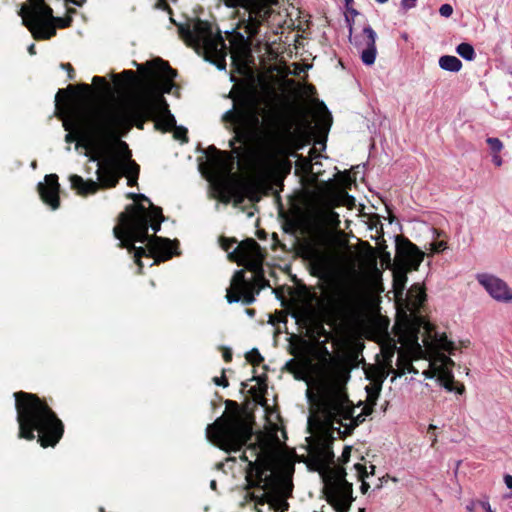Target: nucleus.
Here are the masks:
<instances>
[{"instance_id": "1", "label": "nucleus", "mask_w": 512, "mask_h": 512, "mask_svg": "<svg viewBox=\"0 0 512 512\" xmlns=\"http://www.w3.org/2000/svg\"><path fill=\"white\" fill-rule=\"evenodd\" d=\"M93 92L91 85L80 83L59 89L55 96L57 117L63 121V128L68 133L65 141L72 143L79 140L87 149L90 161L99 162L112 148L114 141L120 138L118 124L115 122L116 110L107 107L81 105L61 106L74 97L89 98Z\"/></svg>"}, {"instance_id": "2", "label": "nucleus", "mask_w": 512, "mask_h": 512, "mask_svg": "<svg viewBox=\"0 0 512 512\" xmlns=\"http://www.w3.org/2000/svg\"><path fill=\"white\" fill-rule=\"evenodd\" d=\"M233 108L226 111L222 120L234 127V137L229 142L231 148L235 143L254 141L269 158L287 155L283 145L284 137L290 131L287 126L282 129L283 115L273 110L267 113L260 108L257 91L253 88L243 89L236 95L230 93Z\"/></svg>"}, {"instance_id": "3", "label": "nucleus", "mask_w": 512, "mask_h": 512, "mask_svg": "<svg viewBox=\"0 0 512 512\" xmlns=\"http://www.w3.org/2000/svg\"><path fill=\"white\" fill-rule=\"evenodd\" d=\"M164 220L162 208L154 204H151V210L141 203L130 204L118 216L113 235L119 240L117 246L127 249L133 255L139 274L144 267V256L153 258L154 263L159 264L178 255L177 240L172 241L156 235Z\"/></svg>"}, {"instance_id": "4", "label": "nucleus", "mask_w": 512, "mask_h": 512, "mask_svg": "<svg viewBox=\"0 0 512 512\" xmlns=\"http://www.w3.org/2000/svg\"><path fill=\"white\" fill-rule=\"evenodd\" d=\"M17 412L18 437L37 440L43 448L55 447L64 435V423L45 398L18 391L13 394Z\"/></svg>"}, {"instance_id": "5", "label": "nucleus", "mask_w": 512, "mask_h": 512, "mask_svg": "<svg viewBox=\"0 0 512 512\" xmlns=\"http://www.w3.org/2000/svg\"><path fill=\"white\" fill-rule=\"evenodd\" d=\"M140 166L132 160V153L128 144L118 138L112 144V148L98 162L96 171L97 180H84L79 175H71L69 180L72 189L81 196L97 193L100 189L115 188L123 176L127 177V185H137Z\"/></svg>"}, {"instance_id": "6", "label": "nucleus", "mask_w": 512, "mask_h": 512, "mask_svg": "<svg viewBox=\"0 0 512 512\" xmlns=\"http://www.w3.org/2000/svg\"><path fill=\"white\" fill-rule=\"evenodd\" d=\"M147 95L135 96L124 111L116 110L115 122L118 124L120 138L127 135L133 127L144 129L147 121H154L156 130L170 132L176 127V119L169 105L156 87L150 85Z\"/></svg>"}, {"instance_id": "7", "label": "nucleus", "mask_w": 512, "mask_h": 512, "mask_svg": "<svg viewBox=\"0 0 512 512\" xmlns=\"http://www.w3.org/2000/svg\"><path fill=\"white\" fill-rule=\"evenodd\" d=\"M316 414L324 418L326 425L335 427L339 438L345 439L365 421L362 413L354 415V405L346 388L339 382L326 385L314 401Z\"/></svg>"}, {"instance_id": "8", "label": "nucleus", "mask_w": 512, "mask_h": 512, "mask_svg": "<svg viewBox=\"0 0 512 512\" xmlns=\"http://www.w3.org/2000/svg\"><path fill=\"white\" fill-rule=\"evenodd\" d=\"M225 406L227 412L207 426L206 435L221 450L236 452L252 438V425L236 401L225 400Z\"/></svg>"}, {"instance_id": "9", "label": "nucleus", "mask_w": 512, "mask_h": 512, "mask_svg": "<svg viewBox=\"0 0 512 512\" xmlns=\"http://www.w3.org/2000/svg\"><path fill=\"white\" fill-rule=\"evenodd\" d=\"M170 20L176 25L172 17ZM178 33L187 46L197 51L203 50L205 59L215 64L218 69L226 68V45L219 30L213 31L210 22L196 19L193 26L189 23L177 24Z\"/></svg>"}, {"instance_id": "10", "label": "nucleus", "mask_w": 512, "mask_h": 512, "mask_svg": "<svg viewBox=\"0 0 512 512\" xmlns=\"http://www.w3.org/2000/svg\"><path fill=\"white\" fill-rule=\"evenodd\" d=\"M137 65L139 72L142 75V79H138L136 72L133 70H124L120 74H113V81L116 86L128 87L135 84L143 86L144 91L140 95H147L149 93L150 85L156 87L157 91L163 96V94H169L174 86V79L177 77L178 72L172 68L170 64L161 59L157 58L154 61L147 62L146 68L144 65Z\"/></svg>"}, {"instance_id": "11", "label": "nucleus", "mask_w": 512, "mask_h": 512, "mask_svg": "<svg viewBox=\"0 0 512 512\" xmlns=\"http://www.w3.org/2000/svg\"><path fill=\"white\" fill-rule=\"evenodd\" d=\"M228 8L244 9L239 19V28H243L248 38L256 37L261 27L273 14V6L278 0H221Z\"/></svg>"}, {"instance_id": "12", "label": "nucleus", "mask_w": 512, "mask_h": 512, "mask_svg": "<svg viewBox=\"0 0 512 512\" xmlns=\"http://www.w3.org/2000/svg\"><path fill=\"white\" fill-rule=\"evenodd\" d=\"M19 15L35 40H49L56 35L55 25L50 20L53 9L45 0H28V4L21 6Z\"/></svg>"}, {"instance_id": "13", "label": "nucleus", "mask_w": 512, "mask_h": 512, "mask_svg": "<svg viewBox=\"0 0 512 512\" xmlns=\"http://www.w3.org/2000/svg\"><path fill=\"white\" fill-rule=\"evenodd\" d=\"M326 309L336 320L351 323L356 321L362 311V297L352 285H342L334 290Z\"/></svg>"}, {"instance_id": "14", "label": "nucleus", "mask_w": 512, "mask_h": 512, "mask_svg": "<svg viewBox=\"0 0 512 512\" xmlns=\"http://www.w3.org/2000/svg\"><path fill=\"white\" fill-rule=\"evenodd\" d=\"M345 476L346 473L341 471L331 477L324 486L326 501L336 512H348L353 501V486Z\"/></svg>"}, {"instance_id": "15", "label": "nucleus", "mask_w": 512, "mask_h": 512, "mask_svg": "<svg viewBox=\"0 0 512 512\" xmlns=\"http://www.w3.org/2000/svg\"><path fill=\"white\" fill-rule=\"evenodd\" d=\"M247 449L251 451V457H255V462H249V466L246 467L248 488L266 489L271 484V475H267V472L272 470L271 461L262 455L260 443L249 444Z\"/></svg>"}, {"instance_id": "16", "label": "nucleus", "mask_w": 512, "mask_h": 512, "mask_svg": "<svg viewBox=\"0 0 512 512\" xmlns=\"http://www.w3.org/2000/svg\"><path fill=\"white\" fill-rule=\"evenodd\" d=\"M313 420L318 423L320 434L310 450V456L316 465L324 467L334 460L332 445L335 440L334 434L337 431L335 427L326 425L325 419L321 418L319 414L315 415Z\"/></svg>"}, {"instance_id": "17", "label": "nucleus", "mask_w": 512, "mask_h": 512, "mask_svg": "<svg viewBox=\"0 0 512 512\" xmlns=\"http://www.w3.org/2000/svg\"><path fill=\"white\" fill-rule=\"evenodd\" d=\"M226 299L229 303L242 301L244 305H250L255 301L254 284L246 280L244 270L235 272Z\"/></svg>"}, {"instance_id": "18", "label": "nucleus", "mask_w": 512, "mask_h": 512, "mask_svg": "<svg viewBox=\"0 0 512 512\" xmlns=\"http://www.w3.org/2000/svg\"><path fill=\"white\" fill-rule=\"evenodd\" d=\"M396 255L406 270H418L425 254L408 238L397 236Z\"/></svg>"}, {"instance_id": "19", "label": "nucleus", "mask_w": 512, "mask_h": 512, "mask_svg": "<svg viewBox=\"0 0 512 512\" xmlns=\"http://www.w3.org/2000/svg\"><path fill=\"white\" fill-rule=\"evenodd\" d=\"M305 256L311 262L313 276L321 277L331 271L334 266L333 254L320 247L308 246Z\"/></svg>"}, {"instance_id": "20", "label": "nucleus", "mask_w": 512, "mask_h": 512, "mask_svg": "<svg viewBox=\"0 0 512 512\" xmlns=\"http://www.w3.org/2000/svg\"><path fill=\"white\" fill-rule=\"evenodd\" d=\"M37 190L41 200L52 210L60 207V184L56 174H48L45 176V182L37 185Z\"/></svg>"}, {"instance_id": "21", "label": "nucleus", "mask_w": 512, "mask_h": 512, "mask_svg": "<svg viewBox=\"0 0 512 512\" xmlns=\"http://www.w3.org/2000/svg\"><path fill=\"white\" fill-rule=\"evenodd\" d=\"M478 281L494 299L504 302L512 301V290L503 280L491 275H479Z\"/></svg>"}, {"instance_id": "22", "label": "nucleus", "mask_w": 512, "mask_h": 512, "mask_svg": "<svg viewBox=\"0 0 512 512\" xmlns=\"http://www.w3.org/2000/svg\"><path fill=\"white\" fill-rule=\"evenodd\" d=\"M275 485V495L273 496V504L282 510L288 509L287 498L292 494L293 484L290 479L283 475L271 477V484Z\"/></svg>"}, {"instance_id": "23", "label": "nucleus", "mask_w": 512, "mask_h": 512, "mask_svg": "<svg viewBox=\"0 0 512 512\" xmlns=\"http://www.w3.org/2000/svg\"><path fill=\"white\" fill-rule=\"evenodd\" d=\"M388 376V372H386L382 368H375L372 372H367L366 377L370 380V384L365 387L367 392L366 402L371 403L372 405L377 404V400L380 396L383 383Z\"/></svg>"}, {"instance_id": "24", "label": "nucleus", "mask_w": 512, "mask_h": 512, "mask_svg": "<svg viewBox=\"0 0 512 512\" xmlns=\"http://www.w3.org/2000/svg\"><path fill=\"white\" fill-rule=\"evenodd\" d=\"M264 254L260 245L253 238H247L240 242L236 249L229 254L232 261L238 262Z\"/></svg>"}, {"instance_id": "25", "label": "nucleus", "mask_w": 512, "mask_h": 512, "mask_svg": "<svg viewBox=\"0 0 512 512\" xmlns=\"http://www.w3.org/2000/svg\"><path fill=\"white\" fill-rule=\"evenodd\" d=\"M363 44L365 48L361 52V60L365 65L371 66L375 63L377 48L376 33L370 26L363 29Z\"/></svg>"}, {"instance_id": "26", "label": "nucleus", "mask_w": 512, "mask_h": 512, "mask_svg": "<svg viewBox=\"0 0 512 512\" xmlns=\"http://www.w3.org/2000/svg\"><path fill=\"white\" fill-rule=\"evenodd\" d=\"M424 288L419 284H413L407 292V308L409 310L419 309L426 301Z\"/></svg>"}, {"instance_id": "27", "label": "nucleus", "mask_w": 512, "mask_h": 512, "mask_svg": "<svg viewBox=\"0 0 512 512\" xmlns=\"http://www.w3.org/2000/svg\"><path fill=\"white\" fill-rule=\"evenodd\" d=\"M438 380L449 392L455 391L458 394H463L465 392V386L462 383L456 382L450 371L442 370L439 374Z\"/></svg>"}, {"instance_id": "28", "label": "nucleus", "mask_w": 512, "mask_h": 512, "mask_svg": "<svg viewBox=\"0 0 512 512\" xmlns=\"http://www.w3.org/2000/svg\"><path fill=\"white\" fill-rule=\"evenodd\" d=\"M227 152L217 149L215 146H209L206 150V157L208 161L216 168H221L225 165Z\"/></svg>"}, {"instance_id": "29", "label": "nucleus", "mask_w": 512, "mask_h": 512, "mask_svg": "<svg viewBox=\"0 0 512 512\" xmlns=\"http://www.w3.org/2000/svg\"><path fill=\"white\" fill-rule=\"evenodd\" d=\"M407 270L395 271L393 274V291L397 299H401L407 283Z\"/></svg>"}, {"instance_id": "30", "label": "nucleus", "mask_w": 512, "mask_h": 512, "mask_svg": "<svg viewBox=\"0 0 512 512\" xmlns=\"http://www.w3.org/2000/svg\"><path fill=\"white\" fill-rule=\"evenodd\" d=\"M264 257H265V255L262 254L260 256L245 259L243 261H238L237 264L240 266H244L248 271L253 272V274L255 275L264 270L263 269Z\"/></svg>"}, {"instance_id": "31", "label": "nucleus", "mask_w": 512, "mask_h": 512, "mask_svg": "<svg viewBox=\"0 0 512 512\" xmlns=\"http://www.w3.org/2000/svg\"><path fill=\"white\" fill-rule=\"evenodd\" d=\"M292 156L297 158L296 161V172H300L303 175H310L313 172V163L311 162V158L305 157L301 154H297L296 152L291 153Z\"/></svg>"}, {"instance_id": "32", "label": "nucleus", "mask_w": 512, "mask_h": 512, "mask_svg": "<svg viewBox=\"0 0 512 512\" xmlns=\"http://www.w3.org/2000/svg\"><path fill=\"white\" fill-rule=\"evenodd\" d=\"M439 66L446 71L458 72L462 68V62L455 56L444 55L439 59Z\"/></svg>"}, {"instance_id": "33", "label": "nucleus", "mask_w": 512, "mask_h": 512, "mask_svg": "<svg viewBox=\"0 0 512 512\" xmlns=\"http://www.w3.org/2000/svg\"><path fill=\"white\" fill-rule=\"evenodd\" d=\"M355 468L358 472V475H359V478L361 479L362 481V484L360 486V490L363 494H365L368 489L370 488V485L364 481L365 478H367L369 476V474H374V471H375V466L374 465H370V472L367 471V468L366 466L362 465V464H355Z\"/></svg>"}, {"instance_id": "34", "label": "nucleus", "mask_w": 512, "mask_h": 512, "mask_svg": "<svg viewBox=\"0 0 512 512\" xmlns=\"http://www.w3.org/2000/svg\"><path fill=\"white\" fill-rule=\"evenodd\" d=\"M456 52L465 60L472 61L476 57L473 46L469 43H461L456 47Z\"/></svg>"}, {"instance_id": "35", "label": "nucleus", "mask_w": 512, "mask_h": 512, "mask_svg": "<svg viewBox=\"0 0 512 512\" xmlns=\"http://www.w3.org/2000/svg\"><path fill=\"white\" fill-rule=\"evenodd\" d=\"M251 283L254 284V295L259 294L262 289L266 287H270L269 281L265 278L264 270L254 275L253 281Z\"/></svg>"}, {"instance_id": "36", "label": "nucleus", "mask_w": 512, "mask_h": 512, "mask_svg": "<svg viewBox=\"0 0 512 512\" xmlns=\"http://www.w3.org/2000/svg\"><path fill=\"white\" fill-rule=\"evenodd\" d=\"M245 358L253 367L259 366L264 362V357L260 354L257 348H253L245 354Z\"/></svg>"}, {"instance_id": "37", "label": "nucleus", "mask_w": 512, "mask_h": 512, "mask_svg": "<svg viewBox=\"0 0 512 512\" xmlns=\"http://www.w3.org/2000/svg\"><path fill=\"white\" fill-rule=\"evenodd\" d=\"M438 345L441 349L447 351L449 354H453L456 350L454 342L449 340L445 334H442L437 339Z\"/></svg>"}, {"instance_id": "38", "label": "nucleus", "mask_w": 512, "mask_h": 512, "mask_svg": "<svg viewBox=\"0 0 512 512\" xmlns=\"http://www.w3.org/2000/svg\"><path fill=\"white\" fill-rule=\"evenodd\" d=\"M53 25H55L56 28L64 29L71 26L72 18L70 16L67 17H55L53 15V18L50 19Z\"/></svg>"}, {"instance_id": "39", "label": "nucleus", "mask_w": 512, "mask_h": 512, "mask_svg": "<svg viewBox=\"0 0 512 512\" xmlns=\"http://www.w3.org/2000/svg\"><path fill=\"white\" fill-rule=\"evenodd\" d=\"M247 498L255 503L256 506H263L266 503L270 502L268 495L263 493L261 495H257L254 492L248 493Z\"/></svg>"}, {"instance_id": "40", "label": "nucleus", "mask_w": 512, "mask_h": 512, "mask_svg": "<svg viewBox=\"0 0 512 512\" xmlns=\"http://www.w3.org/2000/svg\"><path fill=\"white\" fill-rule=\"evenodd\" d=\"M486 143L489 145L492 153H500L503 149V143L498 138L488 137Z\"/></svg>"}, {"instance_id": "41", "label": "nucleus", "mask_w": 512, "mask_h": 512, "mask_svg": "<svg viewBox=\"0 0 512 512\" xmlns=\"http://www.w3.org/2000/svg\"><path fill=\"white\" fill-rule=\"evenodd\" d=\"M174 138L180 140L183 143H187L189 141L188 138V130L185 127H175L174 128Z\"/></svg>"}, {"instance_id": "42", "label": "nucleus", "mask_w": 512, "mask_h": 512, "mask_svg": "<svg viewBox=\"0 0 512 512\" xmlns=\"http://www.w3.org/2000/svg\"><path fill=\"white\" fill-rule=\"evenodd\" d=\"M92 82L95 85H101L102 89L105 92H108L111 89L110 84L106 81V79L104 77L94 76L93 79H92Z\"/></svg>"}, {"instance_id": "43", "label": "nucleus", "mask_w": 512, "mask_h": 512, "mask_svg": "<svg viewBox=\"0 0 512 512\" xmlns=\"http://www.w3.org/2000/svg\"><path fill=\"white\" fill-rule=\"evenodd\" d=\"M354 0H346V20L350 22V16L353 18L358 15V11L353 8Z\"/></svg>"}, {"instance_id": "44", "label": "nucleus", "mask_w": 512, "mask_h": 512, "mask_svg": "<svg viewBox=\"0 0 512 512\" xmlns=\"http://www.w3.org/2000/svg\"><path fill=\"white\" fill-rule=\"evenodd\" d=\"M446 248H447V242H445V241H436L431 244V250L434 253L442 252Z\"/></svg>"}, {"instance_id": "45", "label": "nucleus", "mask_w": 512, "mask_h": 512, "mask_svg": "<svg viewBox=\"0 0 512 512\" xmlns=\"http://www.w3.org/2000/svg\"><path fill=\"white\" fill-rule=\"evenodd\" d=\"M213 382L217 386L228 387L229 382H228V379L225 376V369L222 370V375L220 377H214L213 378Z\"/></svg>"}, {"instance_id": "46", "label": "nucleus", "mask_w": 512, "mask_h": 512, "mask_svg": "<svg viewBox=\"0 0 512 512\" xmlns=\"http://www.w3.org/2000/svg\"><path fill=\"white\" fill-rule=\"evenodd\" d=\"M342 178H343V183H344L345 188H348V189H350L352 183H355V181H356V178L355 177L353 178L349 171H345L342 175Z\"/></svg>"}, {"instance_id": "47", "label": "nucleus", "mask_w": 512, "mask_h": 512, "mask_svg": "<svg viewBox=\"0 0 512 512\" xmlns=\"http://www.w3.org/2000/svg\"><path fill=\"white\" fill-rule=\"evenodd\" d=\"M61 68L65 69L67 71L68 79H70V80L75 79L76 73H75L73 66L70 63H62Z\"/></svg>"}, {"instance_id": "48", "label": "nucleus", "mask_w": 512, "mask_h": 512, "mask_svg": "<svg viewBox=\"0 0 512 512\" xmlns=\"http://www.w3.org/2000/svg\"><path fill=\"white\" fill-rule=\"evenodd\" d=\"M439 13L443 17H449L453 13V8L450 4H443L439 9Z\"/></svg>"}, {"instance_id": "49", "label": "nucleus", "mask_w": 512, "mask_h": 512, "mask_svg": "<svg viewBox=\"0 0 512 512\" xmlns=\"http://www.w3.org/2000/svg\"><path fill=\"white\" fill-rule=\"evenodd\" d=\"M286 369L291 372V373H296V371L298 370L299 368V363L295 360V359H290L287 363H286Z\"/></svg>"}, {"instance_id": "50", "label": "nucleus", "mask_w": 512, "mask_h": 512, "mask_svg": "<svg viewBox=\"0 0 512 512\" xmlns=\"http://www.w3.org/2000/svg\"><path fill=\"white\" fill-rule=\"evenodd\" d=\"M221 350H222V356H223V359L226 363H229L232 361V351L230 348L228 347H221Z\"/></svg>"}, {"instance_id": "51", "label": "nucleus", "mask_w": 512, "mask_h": 512, "mask_svg": "<svg viewBox=\"0 0 512 512\" xmlns=\"http://www.w3.org/2000/svg\"><path fill=\"white\" fill-rule=\"evenodd\" d=\"M376 405H372L371 403H366V405L363 407L362 409V415H364L365 417L371 415L374 411V408H375Z\"/></svg>"}, {"instance_id": "52", "label": "nucleus", "mask_w": 512, "mask_h": 512, "mask_svg": "<svg viewBox=\"0 0 512 512\" xmlns=\"http://www.w3.org/2000/svg\"><path fill=\"white\" fill-rule=\"evenodd\" d=\"M157 7L164 11H167L170 15H172V9L166 0H158Z\"/></svg>"}, {"instance_id": "53", "label": "nucleus", "mask_w": 512, "mask_h": 512, "mask_svg": "<svg viewBox=\"0 0 512 512\" xmlns=\"http://www.w3.org/2000/svg\"><path fill=\"white\" fill-rule=\"evenodd\" d=\"M136 197H137L136 203L143 204L142 202H146V203L149 204V209L148 210H151V204H153V203L151 202V200L147 196H145L144 194H137Z\"/></svg>"}, {"instance_id": "54", "label": "nucleus", "mask_w": 512, "mask_h": 512, "mask_svg": "<svg viewBox=\"0 0 512 512\" xmlns=\"http://www.w3.org/2000/svg\"><path fill=\"white\" fill-rule=\"evenodd\" d=\"M237 242L236 239H223L222 247L224 250L228 251L230 247Z\"/></svg>"}, {"instance_id": "55", "label": "nucleus", "mask_w": 512, "mask_h": 512, "mask_svg": "<svg viewBox=\"0 0 512 512\" xmlns=\"http://www.w3.org/2000/svg\"><path fill=\"white\" fill-rule=\"evenodd\" d=\"M415 2H416V0H402L401 1V6L404 9L408 10V9H411V8H413L415 6Z\"/></svg>"}, {"instance_id": "56", "label": "nucleus", "mask_w": 512, "mask_h": 512, "mask_svg": "<svg viewBox=\"0 0 512 512\" xmlns=\"http://www.w3.org/2000/svg\"><path fill=\"white\" fill-rule=\"evenodd\" d=\"M478 504L485 510V512H494L487 500H480Z\"/></svg>"}, {"instance_id": "57", "label": "nucleus", "mask_w": 512, "mask_h": 512, "mask_svg": "<svg viewBox=\"0 0 512 512\" xmlns=\"http://www.w3.org/2000/svg\"><path fill=\"white\" fill-rule=\"evenodd\" d=\"M493 154V163L497 166V167H500L503 163V160L501 158V156L499 155V153H492Z\"/></svg>"}, {"instance_id": "58", "label": "nucleus", "mask_w": 512, "mask_h": 512, "mask_svg": "<svg viewBox=\"0 0 512 512\" xmlns=\"http://www.w3.org/2000/svg\"><path fill=\"white\" fill-rule=\"evenodd\" d=\"M237 36L239 37L240 41H241V46L239 47V54L241 53H244L246 51V48H245V43H246V40L244 39L243 35L241 34H237Z\"/></svg>"}, {"instance_id": "59", "label": "nucleus", "mask_w": 512, "mask_h": 512, "mask_svg": "<svg viewBox=\"0 0 512 512\" xmlns=\"http://www.w3.org/2000/svg\"><path fill=\"white\" fill-rule=\"evenodd\" d=\"M318 157V153L315 147H312L309 151L308 158H311V162Z\"/></svg>"}, {"instance_id": "60", "label": "nucleus", "mask_w": 512, "mask_h": 512, "mask_svg": "<svg viewBox=\"0 0 512 512\" xmlns=\"http://www.w3.org/2000/svg\"><path fill=\"white\" fill-rule=\"evenodd\" d=\"M504 482L509 489H512V475H505Z\"/></svg>"}, {"instance_id": "61", "label": "nucleus", "mask_w": 512, "mask_h": 512, "mask_svg": "<svg viewBox=\"0 0 512 512\" xmlns=\"http://www.w3.org/2000/svg\"><path fill=\"white\" fill-rule=\"evenodd\" d=\"M85 2H86V0H65L66 4L72 3L77 6H82Z\"/></svg>"}, {"instance_id": "62", "label": "nucleus", "mask_w": 512, "mask_h": 512, "mask_svg": "<svg viewBox=\"0 0 512 512\" xmlns=\"http://www.w3.org/2000/svg\"><path fill=\"white\" fill-rule=\"evenodd\" d=\"M476 501H471L467 506H466V510L468 512H474L475 511V505H476Z\"/></svg>"}, {"instance_id": "63", "label": "nucleus", "mask_w": 512, "mask_h": 512, "mask_svg": "<svg viewBox=\"0 0 512 512\" xmlns=\"http://www.w3.org/2000/svg\"><path fill=\"white\" fill-rule=\"evenodd\" d=\"M240 460L243 461V462H247V467L249 466V462H253L252 460L249 459V457L247 456L246 452H243L240 455Z\"/></svg>"}, {"instance_id": "64", "label": "nucleus", "mask_w": 512, "mask_h": 512, "mask_svg": "<svg viewBox=\"0 0 512 512\" xmlns=\"http://www.w3.org/2000/svg\"><path fill=\"white\" fill-rule=\"evenodd\" d=\"M329 218L332 220V221H336L337 223H339V220H338V214L334 211H330L329 212Z\"/></svg>"}]
</instances>
